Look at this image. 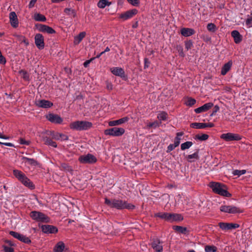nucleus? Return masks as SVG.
<instances>
[{"instance_id":"1","label":"nucleus","mask_w":252,"mask_h":252,"mask_svg":"<svg viewBox=\"0 0 252 252\" xmlns=\"http://www.w3.org/2000/svg\"><path fill=\"white\" fill-rule=\"evenodd\" d=\"M105 203L111 208H115L118 210H123L126 209L132 210L134 206L131 204L128 203L127 201L120 199L113 198L111 199L106 198Z\"/></svg>"},{"instance_id":"2","label":"nucleus","mask_w":252,"mask_h":252,"mask_svg":"<svg viewBox=\"0 0 252 252\" xmlns=\"http://www.w3.org/2000/svg\"><path fill=\"white\" fill-rule=\"evenodd\" d=\"M209 186L213 191L216 194L225 197L231 196V194L227 191L226 186L223 184L211 182L209 183Z\"/></svg>"},{"instance_id":"3","label":"nucleus","mask_w":252,"mask_h":252,"mask_svg":"<svg viewBox=\"0 0 252 252\" xmlns=\"http://www.w3.org/2000/svg\"><path fill=\"white\" fill-rule=\"evenodd\" d=\"M93 126V124L88 121H76L70 124V127L73 130L77 131L87 130Z\"/></svg>"},{"instance_id":"4","label":"nucleus","mask_w":252,"mask_h":252,"mask_svg":"<svg viewBox=\"0 0 252 252\" xmlns=\"http://www.w3.org/2000/svg\"><path fill=\"white\" fill-rule=\"evenodd\" d=\"M13 174L24 186L30 189H34V186L32 182L22 171L15 169L13 170Z\"/></svg>"},{"instance_id":"5","label":"nucleus","mask_w":252,"mask_h":252,"mask_svg":"<svg viewBox=\"0 0 252 252\" xmlns=\"http://www.w3.org/2000/svg\"><path fill=\"white\" fill-rule=\"evenodd\" d=\"M30 217L31 219L38 222L49 223L50 219L46 215L39 211H32L30 213Z\"/></svg>"},{"instance_id":"6","label":"nucleus","mask_w":252,"mask_h":252,"mask_svg":"<svg viewBox=\"0 0 252 252\" xmlns=\"http://www.w3.org/2000/svg\"><path fill=\"white\" fill-rule=\"evenodd\" d=\"M78 160L83 164H94L97 161L96 158L91 154L82 155L79 157Z\"/></svg>"},{"instance_id":"7","label":"nucleus","mask_w":252,"mask_h":252,"mask_svg":"<svg viewBox=\"0 0 252 252\" xmlns=\"http://www.w3.org/2000/svg\"><path fill=\"white\" fill-rule=\"evenodd\" d=\"M125 132V129L122 127H114L108 128L104 131V133L106 135H111L113 136H120L123 135Z\"/></svg>"},{"instance_id":"8","label":"nucleus","mask_w":252,"mask_h":252,"mask_svg":"<svg viewBox=\"0 0 252 252\" xmlns=\"http://www.w3.org/2000/svg\"><path fill=\"white\" fill-rule=\"evenodd\" d=\"M220 137L226 142L239 141L242 139V136L240 135L230 132L223 133L220 135Z\"/></svg>"},{"instance_id":"9","label":"nucleus","mask_w":252,"mask_h":252,"mask_svg":"<svg viewBox=\"0 0 252 252\" xmlns=\"http://www.w3.org/2000/svg\"><path fill=\"white\" fill-rule=\"evenodd\" d=\"M220 209L221 212L229 214H236L242 212L239 208L233 205H221Z\"/></svg>"},{"instance_id":"10","label":"nucleus","mask_w":252,"mask_h":252,"mask_svg":"<svg viewBox=\"0 0 252 252\" xmlns=\"http://www.w3.org/2000/svg\"><path fill=\"white\" fill-rule=\"evenodd\" d=\"M111 72L116 76L120 77L123 80H126L127 76L123 68L120 67H112L110 68Z\"/></svg>"},{"instance_id":"11","label":"nucleus","mask_w":252,"mask_h":252,"mask_svg":"<svg viewBox=\"0 0 252 252\" xmlns=\"http://www.w3.org/2000/svg\"><path fill=\"white\" fill-rule=\"evenodd\" d=\"M46 133L56 140L66 141L68 139V137L67 135L59 132H56L54 131H46Z\"/></svg>"},{"instance_id":"12","label":"nucleus","mask_w":252,"mask_h":252,"mask_svg":"<svg viewBox=\"0 0 252 252\" xmlns=\"http://www.w3.org/2000/svg\"><path fill=\"white\" fill-rule=\"evenodd\" d=\"M9 234L13 236L14 238L22 242L23 243L28 244H30L31 243V240L29 237L18 232L13 231H10L9 232Z\"/></svg>"},{"instance_id":"13","label":"nucleus","mask_w":252,"mask_h":252,"mask_svg":"<svg viewBox=\"0 0 252 252\" xmlns=\"http://www.w3.org/2000/svg\"><path fill=\"white\" fill-rule=\"evenodd\" d=\"M137 10L136 9H132L124 13L119 14V18L122 21H126L132 18L137 13Z\"/></svg>"},{"instance_id":"14","label":"nucleus","mask_w":252,"mask_h":252,"mask_svg":"<svg viewBox=\"0 0 252 252\" xmlns=\"http://www.w3.org/2000/svg\"><path fill=\"white\" fill-rule=\"evenodd\" d=\"M162 243L158 238H154L151 243L152 247L156 252H161L163 250Z\"/></svg>"},{"instance_id":"15","label":"nucleus","mask_w":252,"mask_h":252,"mask_svg":"<svg viewBox=\"0 0 252 252\" xmlns=\"http://www.w3.org/2000/svg\"><path fill=\"white\" fill-rule=\"evenodd\" d=\"M42 232L46 234H55L58 232V228L54 225L44 224L41 226Z\"/></svg>"},{"instance_id":"16","label":"nucleus","mask_w":252,"mask_h":252,"mask_svg":"<svg viewBox=\"0 0 252 252\" xmlns=\"http://www.w3.org/2000/svg\"><path fill=\"white\" fill-rule=\"evenodd\" d=\"M46 118L49 121L54 124H60L63 121V119L60 116L53 113L48 114L46 116Z\"/></svg>"},{"instance_id":"17","label":"nucleus","mask_w":252,"mask_h":252,"mask_svg":"<svg viewBox=\"0 0 252 252\" xmlns=\"http://www.w3.org/2000/svg\"><path fill=\"white\" fill-rule=\"evenodd\" d=\"M220 227L223 230H231L239 227L240 225L237 223H226L220 222L219 223Z\"/></svg>"},{"instance_id":"18","label":"nucleus","mask_w":252,"mask_h":252,"mask_svg":"<svg viewBox=\"0 0 252 252\" xmlns=\"http://www.w3.org/2000/svg\"><path fill=\"white\" fill-rule=\"evenodd\" d=\"M36 27L39 31L43 32H46L49 34H53L56 32V31L51 27L41 24H36Z\"/></svg>"},{"instance_id":"19","label":"nucleus","mask_w":252,"mask_h":252,"mask_svg":"<svg viewBox=\"0 0 252 252\" xmlns=\"http://www.w3.org/2000/svg\"><path fill=\"white\" fill-rule=\"evenodd\" d=\"M35 44L38 49L41 50L44 47V37L40 33H37L34 37Z\"/></svg>"},{"instance_id":"20","label":"nucleus","mask_w":252,"mask_h":252,"mask_svg":"<svg viewBox=\"0 0 252 252\" xmlns=\"http://www.w3.org/2000/svg\"><path fill=\"white\" fill-rule=\"evenodd\" d=\"M190 126L196 129H203L206 127H212L214 126V124L212 123H191Z\"/></svg>"},{"instance_id":"21","label":"nucleus","mask_w":252,"mask_h":252,"mask_svg":"<svg viewBox=\"0 0 252 252\" xmlns=\"http://www.w3.org/2000/svg\"><path fill=\"white\" fill-rule=\"evenodd\" d=\"M35 104L38 107L43 108H49L53 105L52 102L45 99L38 100L36 101Z\"/></svg>"},{"instance_id":"22","label":"nucleus","mask_w":252,"mask_h":252,"mask_svg":"<svg viewBox=\"0 0 252 252\" xmlns=\"http://www.w3.org/2000/svg\"><path fill=\"white\" fill-rule=\"evenodd\" d=\"M213 106V103L212 102H209L204 104L201 107L197 108L194 109V112L197 113H201L202 112H204L207 111L210 108H211Z\"/></svg>"},{"instance_id":"23","label":"nucleus","mask_w":252,"mask_h":252,"mask_svg":"<svg viewBox=\"0 0 252 252\" xmlns=\"http://www.w3.org/2000/svg\"><path fill=\"white\" fill-rule=\"evenodd\" d=\"M195 33L194 30L191 28H182L180 30V33L184 37L190 36Z\"/></svg>"},{"instance_id":"24","label":"nucleus","mask_w":252,"mask_h":252,"mask_svg":"<svg viewBox=\"0 0 252 252\" xmlns=\"http://www.w3.org/2000/svg\"><path fill=\"white\" fill-rule=\"evenodd\" d=\"M129 119L128 117H125L119 120L111 121L109 122V125L111 126L120 125L128 122Z\"/></svg>"},{"instance_id":"25","label":"nucleus","mask_w":252,"mask_h":252,"mask_svg":"<svg viewBox=\"0 0 252 252\" xmlns=\"http://www.w3.org/2000/svg\"><path fill=\"white\" fill-rule=\"evenodd\" d=\"M10 22L13 28H16L18 26V21L17 15L15 12H11L9 14Z\"/></svg>"},{"instance_id":"26","label":"nucleus","mask_w":252,"mask_h":252,"mask_svg":"<svg viewBox=\"0 0 252 252\" xmlns=\"http://www.w3.org/2000/svg\"><path fill=\"white\" fill-rule=\"evenodd\" d=\"M231 36L233 38L234 42L236 44L240 43L242 40V36L237 30H234L231 32Z\"/></svg>"},{"instance_id":"27","label":"nucleus","mask_w":252,"mask_h":252,"mask_svg":"<svg viewBox=\"0 0 252 252\" xmlns=\"http://www.w3.org/2000/svg\"><path fill=\"white\" fill-rule=\"evenodd\" d=\"M169 222L181 221L183 220V216L179 214L170 213Z\"/></svg>"},{"instance_id":"28","label":"nucleus","mask_w":252,"mask_h":252,"mask_svg":"<svg viewBox=\"0 0 252 252\" xmlns=\"http://www.w3.org/2000/svg\"><path fill=\"white\" fill-rule=\"evenodd\" d=\"M232 61H229L227 63H225L222 67L221 70V74L225 75L230 70L232 65Z\"/></svg>"},{"instance_id":"29","label":"nucleus","mask_w":252,"mask_h":252,"mask_svg":"<svg viewBox=\"0 0 252 252\" xmlns=\"http://www.w3.org/2000/svg\"><path fill=\"white\" fill-rule=\"evenodd\" d=\"M170 213L167 212H158L155 214L154 216L156 218H159L165 221L169 222Z\"/></svg>"},{"instance_id":"30","label":"nucleus","mask_w":252,"mask_h":252,"mask_svg":"<svg viewBox=\"0 0 252 252\" xmlns=\"http://www.w3.org/2000/svg\"><path fill=\"white\" fill-rule=\"evenodd\" d=\"M186 159L189 162H192L199 158L198 155V151H197L191 155H187L186 157Z\"/></svg>"},{"instance_id":"31","label":"nucleus","mask_w":252,"mask_h":252,"mask_svg":"<svg viewBox=\"0 0 252 252\" xmlns=\"http://www.w3.org/2000/svg\"><path fill=\"white\" fill-rule=\"evenodd\" d=\"M23 162H24L26 164L32 165L36 166L38 164V162L33 158H30L25 157H22Z\"/></svg>"},{"instance_id":"32","label":"nucleus","mask_w":252,"mask_h":252,"mask_svg":"<svg viewBox=\"0 0 252 252\" xmlns=\"http://www.w3.org/2000/svg\"><path fill=\"white\" fill-rule=\"evenodd\" d=\"M65 248V245L63 242H59L54 248V252H63Z\"/></svg>"},{"instance_id":"33","label":"nucleus","mask_w":252,"mask_h":252,"mask_svg":"<svg viewBox=\"0 0 252 252\" xmlns=\"http://www.w3.org/2000/svg\"><path fill=\"white\" fill-rule=\"evenodd\" d=\"M86 34V32H81L78 35L75 36L74 39V44L75 45H78L82 41V40L85 37Z\"/></svg>"},{"instance_id":"34","label":"nucleus","mask_w":252,"mask_h":252,"mask_svg":"<svg viewBox=\"0 0 252 252\" xmlns=\"http://www.w3.org/2000/svg\"><path fill=\"white\" fill-rule=\"evenodd\" d=\"M33 18L36 21L45 22L46 20L45 16L40 13H35Z\"/></svg>"},{"instance_id":"35","label":"nucleus","mask_w":252,"mask_h":252,"mask_svg":"<svg viewBox=\"0 0 252 252\" xmlns=\"http://www.w3.org/2000/svg\"><path fill=\"white\" fill-rule=\"evenodd\" d=\"M173 228L175 231L180 232L182 234H186V233L188 231L187 228L186 227H183L181 226H178V225L173 226Z\"/></svg>"},{"instance_id":"36","label":"nucleus","mask_w":252,"mask_h":252,"mask_svg":"<svg viewBox=\"0 0 252 252\" xmlns=\"http://www.w3.org/2000/svg\"><path fill=\"white\" fill-rule=\"evenodd\" d=\"M64 13L68 16L75 17L76 16V11L70 8H66L64 10Z\"/></svg>"},{"instance_id":"37","label":"nucleus","mask_w":252,"mask_h":252,"mask_svg":"<svg viewBox=\"0 0 252 252\" xmlns=\"http://www.w3.org/2000/svg\"><path fill=\"white\" fill-rule=\"evenodd\" d=\"M183 135V133L182 132H177L176 133V136L175 138L174 139V144L175 145V146L178 147L180 143V140H181V137Z\"/></svg>"},{"instance_id":"38","label":"nucleus","mask_w":252,"mask_h":252,"mask_svg":"<svg viewBox=\"0 0 252 252\" xmlns=\"http://www.w3.org/2000/svg\"><path fill=\"white\" fill-rule=\"evenodd\" d=\"M111 3L110 1H98L97 5L98 7L103 8L106 6H109Z\"/></svg>"},{"instance_id":"39","label":"nucleus","mask_w":252,"mask_h":252,"mask_svg":"<svg viewBox=\"0 0 252 252\" xmlns=\"http://www.w3.org/2000/svg\"><path fill=\"white\" fill-rule=\"evenodd\" d=\"M193 143L191 141H187L185 143H183L181 145V149L182 150H185L186 149H189L192 145Z\"/></svg>"},{"instance_id":"40","label":"nucleus","mask_w":252,"mask_h":252,"mask_svg":"<svg viewBox=\"0 0 252 252\" xmlns=\"http://www.w3.org/2000/svg\"><path fill=\"white\" fill-rule=\"evenodd\" d=\"M196 101L195 99L191 97H187V100L185 101V104L188 106H192L194 105Z\"/></svg>"},{"instance_id":"41","label":"nucleus","mask_w":252,"mask_h":252,"mask_svg":"<svg viewBox=\"0 0 252 252\" xmlns=\"http://www.w3.org/2000/svg\"><path fill=\"white\" fill-rule=\"evenodd\" d=\"M161 123H159L158 121H156L152 123H149L147 125V128H156L159 126V125Z\"/></svg>"},{"instance_id":"42","label":"nucleus","mask_w":252,"mask_h":252,"mask_svg":"<svg viewBox=\"0 0 252 252\" xmlns=\"http://www.w3.org/2000/svg\"><path fill=\"white\" fill-rule=\"evenodd\" d=\"M217 248L214 246L207 245L205 247V252H216Z\"/></svg>"},{"instance_id":"43","label":"nucleus","mask_w":252,"mask_h":252,"mask_svg":"<svg viewBox=\"0 0 252 252\" xmlns=\"http://www.w3.org/2000/svg\"><path fill=\"white\" fill-rule=\"evenodd\" d=\"M209 138V135L206 134H197L195 136V139H198L200 141H205L207 140Z\"/></svg>"},{"instance_id":"44","label":"nucleus","mask_w":252,"mask_h":252,"mask_svg":"<svg viewBox=\"0 0 252 252\" xmlns=\"http://www.w3.org/2000/svg\"><path fill=\"white\" fill-rule=\"evenodd\" d=\"M246 173V170H234L232 171V174L234 176H238V177L242 175H244Z\"/></svg>"},{"instance_id":"45","label":"nucleus","mask_w":252,"mask_h":252,"mask_svg":"<svg viewBox=\"0 0 252 252\" xmlns=\"http://www.w3.org/2000/svg\"><path fill=\"white\" fill-rule=\"evenodd\" d=\"M208 31L211 32H215L217 30L216 26L213 23H209L207 26Z\"/></svg>"},{"instance_id":"46","label":"nucleus","mask_w":252,"mask_h":252,"mask_svg":"<svg viewBox=\"0 0 252 252\" xmlns=\"http://www.w3.org/2000/svg\"><path fill=\"white\" fill-rule=\"evenodd\" d=\"M167 114L165 112H161L158 115V118L160 121H165L167 119Z\"/></svg>"},{"instance_id":"47","label":"nucleus","mask_w":252,"mask_h":252,"mask_svg":"<svg viewBox=\"0 0 252 252\" xmlns=\"http://www.w3.org/2000/svg\"><path fill=\"white\" fill-rule=\"evenodd\" d=\"M20 74L22 75L23 78L25 80H26V81L29 80L30 75L27 71L21 70L20 71Z\"/></svg>"},{"instance_id":"48","label":"nucleus","mask_w":252,"mask_h":252,"mask_svg":"<svg viewBox=\"0 0 252 252\" xmlns=\"http://www.w3.org/2000/svg\"><path fill=\"white\" fill-rule=\"evenodd\" d=\"M177 50L179 53V55L180 56L182 57H184L185 56V54L183 51V48L180 45H177L176 47Z\"/></svg>"},{"instance_id":"49","label":"nucleus","mask_w":252,"mask_h":252,"mask_svg":"<svg viewBox=\"0 0 252 252\" xmlns=\"http://www.w3.org/2000/svg\"><path fill=\"white\" fill-rule=\"evenodd\" d=\"M185 48L187 50H189L193 46V42L191 40H189V41H185Z\"/></svg>"},{"instance_id":"50","label":"nucleus","mask_w":252,"mask_h":252,"mask_svg":"<svg viewBox=\"0 0 252 252\" xmlns=\"http://www.w3.org/2000/svg\"><path fill=\"white\" fill-rule=\"evenodd\" d=\"M42 139L44 142L45 144L46 145H49L50 144L51 141L52 140L51 139H50L48 136H43Z\"/></svg>"},{"instance_id":"51","label":"nucleus","mask_w":252,"mask_h":252,"mask_svg":"<svg viewBox=\"0 0 252 252\" xmlns=\"http://www.w3.org/2000/svg\"><path fill=\"white\" fill-rule=\"evenodd\" d=\"M176 147H177V146H175L174 144H170L167 147V152H170L171 151H173Z\"/></svg>"},{"instance_id":"52","label":"nucleus","mask_w":252,"mask_h":252,"mask_svg":"<svg viewBox=\"0 0 252 252\" xmlns=\"http://www.w3.org/2000/svg\"><path fill=\"white\" fill-rule=\"evenodd\" d=\"M19 143L22 145H29L30 144V141L25 140L23 138H20L19 139Z\"/></svg>"},{"instance_id":"53","label":"nucleus","mask_w":252,"mask_h":252,"mask_svg":"<svg viewBox=\"0 0 252 252\" xmlns=\"http://www.w3.org/2000/svg\"><path fill=\"white\" fill-rule=\"evenodd\" d=\"M246 24L249 28L252 27V17L248 18L246 20Z\"/></svg>"},{"instance_id":"54","label":"nucleus","mask_w":252,"mask_h":252,"mask_svg":"<svg viewBox=\"0 0 252 252\" xmlns=\"http://www.w3.org/2000/svg\"><path fill=\"white\" fill-rule=\"evenodd\" d=\"M4 252H14V249L6 246H3Z\"/></svg>"},{"instance_id":"55","label":"nucleus","mask_w":252,"mask_h":252,"mask_svg":"<svg viewBox=\"0 0 252 252\" xmlns=\"http://www.w3.org/2000/svg\"><path fill=\"white\" fill-rule=\"evenodd\" d=\"M94 59V58H91L90 60H87L86 61H85L84 63H83V65H84V66L85 67H87L89 64Z\"/></svg>"},{"instance_id":"56","label":"nucleus","mask_w":252,"mask_h":252,"mask_svg":"<svg viewBox=\"0 0 252 252\" xmlns=\"http://www.w3.org/2000/svg\"><path fill=\"white\" fill-rule=\"evenodd\" d=\"M62 167L64 168L65 170H67L68 171L71 170V167L70 166H69L66 163H62Z\"/></svg>"},{"instance_id":"57","label":"nucleus","mask_w":252,"mask_h":252,"mask_svg":"<svg viewBox=\"0 0 252 252\" xmlns=\"http://www.w3.org/2000/svg\"><path fill=\"white\" fill-rule=\"evenodd\" d=\"M220 109V107L218 105H216L214 108V110L210 115L211 116L214 115Z\"/></svg>"},{"instance_id":"58","label":"nucleus","mask_w":252,"mask_h":252,"mask_svg":"<svg viewBox=\"0 0 252 252\" xmlns=\"http://www.w3.org/2000/svg\"><path fill=\"white\" fill-rule=\"evenodd\" d=\"M106 88L108 90H112L113 88V86L112 84L110 82H107L106 83Z\"/></svg>"},{"instance_id":"59","label":"nucleus","mask_w":252,"mask_h":252,"mask_svg":"<svg viewBox=\"0 0 252 252\" xmlns=\"http://www.w3.org/2000/svg\"><path fill=\"white\" fill-rule=\"evenodd\" d=\"M150 62L146 58L144 59V68H146L148 67L149 66Z\"/></svg>"},{"instance_id":"60","label":"nucleus","mask_w":252,"mask_h":252,"mask_svg":"<svg viewBox=\"0 0 252 252\" xmlns=\"http://www.w3.org/2000/svg\"><path fill=\"white\" fill-rule=\"evenodd\" d=\"M5 243L7 244L10 246H15V244L12 241H11L10 240H6L5 241Z\"/></svg>"},{"instance_id":"61","label":"nucleus","mask_w":252,"mask_h":252,"mask_svg":"<svg viewBox=\"0 0 252 252\" xmlns=\"http://www.w3.org/2000/svg\"><path fill=\"white\" fill-rule=\"evenodd\" d=\"M51 147H53L54 148H57V144L53 140H52L50 143V144L48 145Z\"/></svg>"},{"instance_id":"62","label":"nucleus","mask_w":252,"mask_h":252,"mask_svg":"<svg viewBox=\"0 0 252 252\" xmlns=\"http://www.w3.org/2000/svg\"><path fill=\"white\" fill-rule=\"evenodd\" d=\"M36 1H30V2L29 4V7L31 8L33 7Z\"/></svg>"},{"instance_id":"63","label":"nucleus","mask_w":252,"mask_h":252,"mask_svg":"<svg viewBox=\"0 0 252 252\" xmlns=\"http://www.w3.org/2000/svg\"><path fill=\"white\" fill-rule=\"evenodd\" d=\"M3 145L9 147H14V144L11 143L5 142L3 143Z\"/></svg>"},{"instance_id":"64","label":"nucleus","mask_w":252,"mask_h":252,"mask_svg":"<svg viewBox=\"0 0 252 252\" xmlns=\"http://www.w3.org/2000/svg\"><path fill=\"white\" fill-rule=\"evenodd\" d=\"M130 1H131V3L132 5H134V6L136 5L137 4H138L139 3V2H140V1H136V0Z\"/></svg>"}]
</instances>
